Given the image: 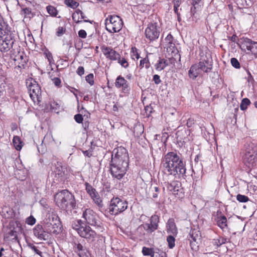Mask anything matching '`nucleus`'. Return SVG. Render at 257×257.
Returning a JSON list of instances; mask_svg holds the SVG:
<instances>
[{"mask_svg": "<svg viewBox=\"0 0 257 257\" xmlns=\"http://www.w3.org/2000/svg\"><path fill=\"white\" fill-rule=\"evenodd\" d=\"M129 157L127 150L123 147L114 149L109 164L110 174L112 177L120 180L128 168Z\"/></svg>", "mask_w": 257, "mask_h": 257, "instance_id": "obj_1", "label": "nucleus"}, {"mask_svg": "<svg viewBox=\"0 0 257 257\" xmlns=\"http://www.w3.org/2000/svg\"><path fill=\"white\" fill-rule=\"evenodd\" d=\"M162 164L166 173L185 179L186 162L181 158L180 154L175 152H168L163 157Z\"/></svg>", "mask_w": 257, "mask_h": 257, "instance_id": "obj_2", "label": "nucleus"}, {"mask_svg": "<svg viewBox=\"0 0 257 257\" xmlns=\"http://www.w3.org/2000/svg\"><path fill=\"white\" fill-rule=\"evenodd\" d=\"M57 205L62 209L71 210L76 208V202L74 196L67 190H63L55 196Z\"/></svg>", "mask_w": 257, "mask_h": 257, "instance_id": "obj_3", "label": "nucleus"}, {"mask_svg": "<svg viewBox=\"0 0 257 257\" xmlns=\"http://www.w3.org/2000/svg\"><path fill=\"white\" fill-rule=\"evenodd\" d=\"M71 225L72 228L77 231L80 236L86 239L88 242H92L95 239L96 233L95 231L81 219L73 221Z\"/></svg>", "mask_w": 257, "mask_h": 257, "instance_id": "obj_4", "label": "nucleus"}, {"mask_svg": "<svg viewBox=\"0 0 257 257\" xmlns=\"http://www.w3.org/2000/svg\"><path fill=\"white\" fill-rule=\"evenodd\" d=\"M245 149L243 151L242 159L244 163L248 168H257V155L253 147V145H245Z\"/></svg>", "mask_w": 257, "mask_h": 257, "instance_id": "obj_5", "label": "nucleus"}, {"mask_svg": "<svg viewBox=\"0 0 257 257\" xmlns=\"http://www.w3.org/2000/svg\"><path fill=\"white\" fill-rule=\"evenodd\" d=\"M11 58L14 61L15 70L21 71V69L25 68L27 65L26 56L23 51H21L20 47L17 50L13 49L11 51Z\"/></svg>", "mask_w": 257, "mask_h": 257, "instance_id": "obj_6", "label": "nucleus"}, {"mask_svg": "<svg viewBox=\"0 0 257 257\" xmlns=\"http://www.w3.org/2000/svg\"><path fill=\"white\" fill-rule=\"evenodd\" d=\"M127 208V202L119 197H113L109 206V212L111 215H116L123 212Z\"/></svg>", "mask_w": 257, "mask_h": 257, "instance_id": "obj_7", "label": "nucleus"}, {"mask_svg": "<svg viewBox=\"0 0 257 257\" xmlns=\"http://www.w3.org/2000/svg\"><path fill=\"white\" fill-rule=\"evenodd\" d=\"M82 217L85 219V223L88 225L96 227L101 231L103 230L101 222L97 214L92 209H86L83 212Z\"/></svg>", "mask_w": 257, "mask_h": 257, "instance_id": "obj_8", "label": "nucleus"}, {"mask_svg": "<svg viewBox=\"0 0 257 257\" xmlns=\"http://www.w3.org/2000/svg\"><path fill=\"white\" fill-rule=\"evenodd\" d=\"M106 29L110 33L118 32L122 28L123 22L116 15L109 16L105 20Z\"/></svg>", "mask_w": 257, "mask_h": 257, "instance_id": "obj_9", "label": "nucleus"}, {"mask_svg": "<svg viewBox=\"0 0 257 257\" xmlns=\"http://www.w3.org/2000/svg\"><path fill=\"white\" fill-rule=\"evenodd\" d=\"M174 38L171 34H169L165 39V46L167 52L170 54L172 57L175 60L178 59L179 61H181V55L179 54V51L177 49L175 43L173 42Z\"/></svg>", "mask_w": 257, "mask_h": 257, "instance_id": "obj_10", "label": "nucleus"}, {"mask_svg": "<svg viewBox=\"0 0 257 257\" xmlns=\"http://www.w3.org/2000/svg\"><path fill=\"white\" fill-rule=\"evenodd\" d=\"M161 29L157 22H150L145 30V36L146 38L150 41L157 40L160 35Z\"/></svg>", "mask_w": 257, "mask_h": 257, "instance_id": "obj_11", "label": "nucleus"}, {"mask_svg": "<svg viewBox=\"0 0 257 257\" xmlns=\"http://www.w3.org/2000/svg\"><path fill=\"white\" fill-rule=\"evenodd\" d=\"M65 168L62 165L60 162H57L55 168L52 173L53 182L58 184L64 179Z\"/></svg>", "mask_w": 257, "mask_h": 257, "instance_id": "obj_12", "label": "nucleus"}, {"mask_svg": "<svg viewBox=\"0 0 257 257\" xmlns=\"http://www.w3.org/2000/svg\"><path fill=\"white\" fill-rule=\"evenodd\" d=\"M199 67L200 72L203 71L204 73H208L212 69V61L210 58H208L206 55L201 56L200 61L196 63Z\"/></svg>", "mask_w": 257, "mask_h": 257, "instance_id": "obj_13", "label": "nucleus"}, {"mask_svg": "<svg viewBox=\"0 0 257 257\" xmlns=\"http://www.w3.org/2000/svg\"><path fill=\"white\" fill-rule=\"evenodd\" d=\"M240 48L241 49L249 51L257 58V42L252 41L248 38H243L240 42Z\"/></svg>", "mask_w": 257, "mask_h": 257, "instance_id": "obj_14", "label": "nucleus"}, {"mask_svg": "<svg viewBox=\"0 0 257 257\" xmlns=\"http://www.w3.org/2000/svg\"><path fill=\"white\" fill-rule=\"evenodd\" d=\"M28 88L31 99L34 101L35 99L39 101L41 96V89L39 84L33 80V82H30Z\"/></svg>", "mask_w": 257, "mask_h": 257, "instance_id": "obj_15", "label": "nucleus"}, {"mask_svg": "<svg viewBox=\"0 0 257 257\" xmlns=\"http://www.w3.org/2000/svg\"><path fill=\"white\" fill-rule=\"evenodd\" d=\"M115 86L121 89L123 93L128 94L131 90V87L128 82L121 75H119L115 79Z\"/></svg>", "mask_w": 257, "mask_h": 257, "instance_id": "obj_16", "label": "nucleus"}, {"mask_svg": "<svg viewBox=\"0 0 257 257\" xmlns=\"http://www.w3.org/2000/svg\"><path fill=\"white\" fill-rule=\"evenodd\" d=\"M101 49L106 57L111 60H117L119 58L120 54L111 47L103 46Z\"/></svg>", "mask_w": 257, "mask_h": 257, "instance_id": "obj_17", "label": "nucleus"}, {"mask_svg": "<svg viewBox=\"0 0 257 257\" xmlns=\"http://www.w3.org/2000/svg\"><path fill=\"white\" fill-rule=\"evenodd\" d=\"M34 235L41 240H46L48 238V235L42 225L37 224L33 229Z\"/></svg>", "mask_w": 257, "mask_h": 257, "instance_id": "obj_18", "label": "nucleus"}, {"mask_svg": "<svg viewBox=\"0 0 257 257\" xmlns=\"http://www.w3.org/2000/svg\"><path fill=\"white\" fill-rule=\"evenodd\" d=\"M45 230L47 233L58 234L61 230L60 223L51 222L47 221L45 225Z\"/></svg>", "mask_w": 257, "mask_h": 257, "instance_id": "obj_19", "label": "nucleus"}, {"mask_svg": "<svg viewBox=\"0 0 257 257\" xmlns=\"http://www.w3.org/2000/svg\"><path fill=\"white\" fill-rule=\"evenodd\" d=\"M201 0L198 1H194L192 0V6L190 9V15L191 17L190 19L191 18V21H196L198 19V15L197 13V10L199 9L200 6L199 5V3Z\"/></svg>", "mask_w": 257, "mask_h": 257, "instance_id": "obj_20", "label": "nucleus"}, {"mask_svg": "<svg viewBox=\"0 0 257 257\" xmlns=\"http://www.w3.org/2000/svg\"><path fill=\"white\" fill-rule=\"evenodd\" d=\"M181 183L178 181H172L171 183H167L166 187L169 191L171 192L174 195L178 194L181 189Z\"/></svg>", "mask_w": 257, "mask_h": 257, "instance_id": "obj_21", "label": "nucleus"}, {"mask_svg": "<svg viewBox=\"0 0 257 257\" xmlns=\"http://www.w3.org/2000/svg\"><path fill=\"white\" fill-rule=\"evenodd\" d=\"M7 227L14 231V232L18 233L19 234L22 233V227L21 222L18 220H11Z\"/></svg>", "mask_w": 257, "mask_h": 257, "instance_id": "obj_22", "label": "nucleus"}, {"mask_svg": "<svg viewBox=\"0 0 257 257\" xmlns=\"http://www.w3.org/2000/svg\"><path fill=\"white\" fill-rule=\"evenodd\" d=\"M159 218L157 215H153L150 219V223H148L149 227L150 233H152L158 229Z\"/></svg>", "mask_w": 257, "mask_h": 257, "instance_id": "obj_23", "label": "nucleus"}, {"mask_svg": "<svg viewBox=\"0 0 257 257\" xmlns=\"http://www.w3.org/2000/svg\"><path fill=\"white\" fill-rule=\"evenodd\" d=\"M189 238L190 240V244H192L193 242H197L201 239V233L198 229H192L190 230Z\"/></svg>", "mask_w": 257, "mask_h": 257, "instance_id": "obj_24", "label": "nucleus"}, {"mask_svg": "<svg viewBox=\"0 0 257 257\" xmlns=\"http://www.w3.org/2000/svg\"><path fill=\"white\" fill-rule=\"evenodd\" d=\"M200 72V71L199 69V67H198L196 64H194L190 67L188 71V76L190 79L195 80Z\"/></svg>", "mask_w": 257, "mask_h": 257, "instance_id": "obj_25", "label": "nucleus"}, {"mask_svg": "<svg viewBox=\"0 0 257 257\" xmlns=\"http://www.w3.org/2000/svg\"><path fill=\"white\" fill-rule=\"evenodd\" d=\"M3 35L5 38L4 40H5L6 44L8 45L12 50L14 49L13 47L15 46L16 40L14 35L12 33L9 34L8 33L7 34H3Z\"/></svg>", "mask_w": 257, "mask_h": 257, "instance_id": "obj_26", "label": "nucleus"}, {"mask_svg": "<svg viewBox=\"0 0 257 257\" xmlns=\"http://www.w3.org/2000/svg\"><path fill=\"white\" fill-rule=\"evenodd\" d=\"M72 19L76 23L82 22V19H84L85 16L84 13L79 10H77L72 15Z\"/></svg>", "mask_w": 257, "mask_h": 257, "instance_id": "obj_27", "label": "nucleus"}, {"mask_svg": "<svg viewBox=\"0 0 257 257\" xmlns=\"http://www.w3.org/2000/svg\"><path fill=\"white\" fill-rule=\"evenodd\" d=\"M216 221L217 225L221 229L226 228L227 225V218L224 215H220L217 217Z\"/></svg>", "mask_w": 257, "mask_h": 257, "instance_id": "obj_28", "label": "nucleus"}, {"mask_svg": "<svg viewBox=\"0 0 257 257\" xmlns=\"http://www.w3.org/2000/svg\"><path fill=\"white\" fill-rule=\"evenodd\" d=\"M19 233L17 232H14V231L11 230V229L7 227L5 237L9 240L10 239H15L17 240L18 239V235Z\"/></svg>", "mask_w": 257, "mask_h": 257, "instance_id": "obj_29", "label": "nucleus"}, {"mask_svg": "<svg viewBox=\"0 0 257 257\" xmlns=\"http://www.w3.org/2000/svg\"><path fill=\"white\" fill-rule=\"evenodd\" d=\"M168 63L167 61L164 59L159 58V60L155 64V69L157 71H161L163 70L167 65Z\"/></svg>", "mask_w": 257, "mask_h": 257, "instance_id": "obj_30", "label": "nucleus"}, {"mask_svg": "<svg viewBox=\"0 0 257 257\" xmlns=\"http://www.w3.org/2000/svg\"><path fill=\"white\" fill-rule=\"evenodd\" d=\"M149 227L148 225V223H145L144 224L140 225L137 229V231L138 233H139L140 236H143L146 234L145 231L147 232V233L150 234L149 230Z\"/></svg>", "mask_w": 257, "mask_h": 257, "instance_id": "obj_31", "label": "nucleus"}, {"mask_svg": "<svg viewBox=\"0 0 257 257\" xmlns=\"http://www.w3.org/2000/svg\"><path fill=\"white\" fill-rule=\"evenodd\" d=\"M93 200L94 203L99 208H101L103 206V201L101 197H100L98 193L94 194V195L90 197Z\"/></svg>", "mask_w": 257, "mask_h": 257, "instance_id": "obj_32", "label": "nucleus"}, {"mask_svg": "<svg viewBox=\"0 0 257 257\" xmlns=\"http://www.w3.org/2000/svg\"><path fill=\"white\" fill-rule=\"evenodd\" d=\"M9 27L4 21L0 15V33L1 34H7L9 31Z\"/></svg>", "mask_w": 257, "mask_h": 257, "instance_id": "obj_33", "label": "nucleus"}, {"mask_svg": "<svg viewBox=\"0 0 257 257\" xmlns=\"http://www.w3.org/2000/svg\"><path fill=\"white\" fill-rule=\"evenodd\" d=\"M84 185L85 186V190L87 193L90 197L98 193L96 189L88 182H85Z\"/></svg>", "mask_w": 257, "mask_h": 257, "instance_id": "obj_34", "label": "nucleus"}, {"mask_svg": "<svg viewBox=\"0 0 257 257\" xmlns=\"http://www.w3.org/2000/svg\"><path fill=\"white\" fill-rule=\"evenodd\" d=\"M4 36L0 37V51L1 52H8L11 48L6 44Z\"/></svg>", "mask_w": 257, "mask_h": 257, "instance_id": "obj_35", "label": "nucleus"}, {"mask_svg": "<svg viewBox=\"0 0 257 257\" xmlns=\"http://www.w3.org/2000/svg\"><path fill=\"white\" fill-rule=\"evenodd\" d=\"M13 143L16 149L18 151L20 150L22 148V142L21 139L18 136H15L13 138Z\"/></svg>", "mask_w": 257, "mask_h": 257, "instance_id": "obj_36", "label": "nucleus"}, {"mask_svg": "<svg viewBox=\"0 0 257 257\" xmlns=\"http://www.w3.org/2000/svg\"><path fill=\"white\" fill-rule=\"evenodd\" d=\"M142 253L145 256L148 255L151 257H154L155 251L153 248L144 246L142 248Z\"/></svg>", "mask_w": 257, "mask_h": 257, "instance_id": "obj_37", "label": "nucleus"}, {"mask_svg": "<svg viewBox=\"0 0 257 257\" xmlns=\"http://www.w3.org/2000/svg\"><path fill=\"white\" fill-rule=\"evenodd\" d=\"M139 50L136 47H132L131 50V57L134 60H138L140 57Z\"/></svg>", "mask_w": 257, "mask_h": 257, "instance_id": "obj_38", "label": "nucleus"}, {"mask_svg": "<svg viewBox=\"0 0 257 257\" xmlns=\"http://www.w3.org/2000/svg\"><path fill=\"white\" fill-rule=\"evenodd\" d=\"M251 103L250 101L247 98H243L241 100L240 108L241 110H245L247 108V106Z\"/></svg>", "mask_w": 257, "mask_h": 257, "instance_id": "obj_39", "label": "nucleus"}, {"mask_svg": "<svg viewBox=\"0 0 257 257\" xmlns=\"http://www.w3.org/2000/svg\"><path fill=\"white\" fill-rule=\"evenodd\" d=\"M46 10L49 14L52 17H56L58 14V11L55 7L52 6H48L46 7Z\"/></svg>", "mask_w": 257, "mask_h": 257, "instance_id": "obj_40", "label": "nucleus"}, {"mask_svg": "<svg viewBox=\"0 0 257 257\" xmlns=\"http://www.w3.org/2000/svg\"><path fill=\"white\" fill-rule=\"evenodd\" d=\"M144 66L147 69L149 68L150 67V63L149 62V60L148 56L146 57L145 58H143L140 61L139 65L140 67L141 68H142L144 67Z\"/></svg>", "mask_w": 257, "mask_h": 257, "instance_id": "obj_41", "label": "nucleus"}, {"mask_svg": "<svg viewBox=\"0 0 257 257\" xmlns=\"http://www.w3.org/2000/svg\"><path fill=\"white\" fill-rule=\"evenodd\" d=\"M48 218V221H50L51 222H53L54 221V223H56L57 224H60V223L58 216L55 213H52L51 214H50Z\"/></svg>", "mask_w": 257, "mask_h": 257, "instance_id": "obj_42", "label": "nucleus"}, {"mask_svg": "<svg viewBox=\"0 0 257 257\" xmlns=\"http://www.w3.org/2000/svg\"><path fill=\"white\" fill-rule=\"evenodd\" d=\"M22 12L25 15V17L29 18H33L35 14L32 12V9L30 8H25L22 9Z\"/></svg>", "mask_w": 257, "mask_h": 257, "instance_id": "obj_43", "label": "nucleus"}, {"mask_svg": "<svg viewBox=\"0 0 257 257\" xmlns=\"http://www.w3.org/2000/svg\"><path fill=\"white\" fill-rule=\"evenodd\" d=\"M168 232L170 231L173 234L177 233V228L174 222L169 221L168 223Z\"/></svg>", "mask_w": 257, "mask_h": 257, "instance_id": "obj_44", "label": "nucleus"}, {"mask_svg": "<svg viewBox=\"0 0 257 257\" xmlns=\"http://www.w3.org/2000/svg\"><path fill=\"white\" fill-rule=\"evenodd\" d=\"M64 4L72 9H76L79 6V3L75 0H65Z\"/></svg>", "mask_w": 257, "mask_h": 257, "instance_id": "obj_45", "label": "nucleus"}, {"mask_svg": "<svg viewBox=\"0 0 257 257\" xmlns=\"http://www.w3.org/2000/svg\"><path fill=\"white\" fill-rule=\"evenodd\" d=\"M151 189L153 193L152 196L154 198H156L158 197L159 194L160 193L161 188L157 186L152 185Z\"/></svg>", "mask_w": 257, "mask_h": 257, "instance_id": "obj_46", "label": "nucleus"}, {"mask_svg": "<svg viewBox=\"0 0 257 257\" xmlns=\"http://www.w3.org/2000/svg\"><path fill=\"white\" fill-rule=\"evenodd\" d=\"M118 61V63L121 65V67L127 68L129 66L128 62H127L126 59L124 57H121L120 56L119 58L117 60Z\"/></svg>", "mask_w": 257, "mask_h": 257, "instance_id": "obj_47", "label": "nucleus"}, {"mask_svg": "<svg viewBox=\"0 0 257 257\" xmlns=\"http://www.w3.org/2000/svg\"><path fill=\"white\" fill-rule=\"evenodd\" d=\"M173 3L174 5V11L175 13H180L179 11L181 10V9H179L180 5L181 4V0H173Z\"/></svg>", "mask_w": 257, "mask_h": 257, "instance_id": "obj_48", "label": "nucleus"}, {"mask_svg": "<svg viewBox=\"0 0 257 257\" xmlns=\"http://www.w3.org/2000/svg\"><path fill=\"white\" fill-rule=\"evenodd\" d=\"M73 247L75 250V251L76 253H78L80 251H82L83 249L85 248V247L83 246L82 244L79 243L78 241L74 242Z\"/></svg>", "mask_w": 257, "mask_h": 257, "instance_id": "obj_49", "label": "nucleus"}, {"mask_svg": "<svg viewBox=\"0 0 257 257\" xmlns=\"http://www.w3.org/2000/svg\"><path fill=\"white\" fill-rule=\"evenodd\" d=\"M167 241L168 243V246L170 248H172L175 246V239L173 236H168L167 238Z\"/></svg>", "mask_w": 257, "mask_h": 257, "instance_id": "obj_50", "label": "nucleus"}, {"mask_svg": "<svg viewBox=\"0 0 257 257\" xmlns=\"http://www.w3.org/2000/svg\"><path fill=\"white\" fill-rule=\"evenodd\" d=\"M236 199L239 202L245 203L249 200V198L245 195L238 194L236 196Z\"/></svg>", "mask_w": 257, "mask_h": 257, "instance_id": "obj_51", "label": "nucleus"}, {"mask_svg": "<svg viewBox=\"0 0 257 257\" xmlns=\"http://www.w3.org/2000/svg\"><path fill=\"white\" fill-rule=\"evenodd\" d=\"M227 241V238L220 237L219 239H216L214 241V244L216 245L217 246H220L222 244L225 243Z\"/></svg>", "mask_w": 257, "mask_h": 257, "instance_id": "obj_52", "label": "nucleus"}, {"mask_svg": "<svg viewBox=\"0 0 257 257\" xmlns=\"http://www.w3.org/2000/svg\"><path fill=\"white\" fill-rule=\"evenodd\" d=\"M79 257H89L90 254L88 250L85 247L82 251H80L78 253Z\"/></svg>", "mask_w": 257, "mask_h": 257, "instance_id": "obj_53", "label": "nucleus"}, {"mask_svg": "<svg viewBox=\"0 0 257 257\" xmlns=\"http://www.w3.org/2000/svg\"><path fill=\"white\" fill-rule=\"evenodd\" d=\"M230 62L233 67L236 69H238L240 67V63L235 58H232L230 60Z\"/></svg>", "mask_w": 257, "mask_h": 257, "instance_id": "obj_54", "label": "nucleus"}, {"mask_svg": "<svg viewBox=\"0 0 257 257\" xmlns=\"http://www.w3.org/2000/svg\"><path fill=\"white\" fill-rule=\"evenodd\" d=\"M29 247L31 248L36 254L42 256V252L38 249V247L34 245L33 244H29L28 245Z\"/></svg>", "mask_w": 257, "mask_h": 257, "instance_id": "obj_55", "label": "nucleus"}, {"mask_svg": "<svg viewBox=\"0 0 257 257\" xmlns=\"http://www.w3.org/2000/svg\"><path fill=\"white\" fill-rule=\"evenodd\" d=\"M93 77V74L92 73L89 74L85 77L86 81L91 85L94 84Z\"/></svg>", "mask_w": 257, "mask_h": 257, "instance_id": "obj_56", "label": "nucleus"}, {"mask_svg": "<svg viewBox=\"0 0 257 257\" xmlns=\"http://www.w3.org/2000/svg\"><path fill=\"white\" fill-rule=\"evenodd\" d=\"M26 222L29 225H33L36 223V219L31 215L26 219Z\"/></svg>", "mask_w": 257, "mask_h": 257, "instance_id": "obj_57", "label": "nucleus"}, {"mask_svg": "<svg viewBox=\"0 0 257 257\" xmlns=\"http://www.w3.org/2000/svg\"><path fill=\"white\" fill-rule=\"evenodd\" d=\"M66 29L62 27H59L57 30L56 34L58 36H61L65 33Z\"/></svg>", "mask_w": 257, "mask_h": 257, "instance_id": "obj_58", "label": "nucleus"}, {"mask_svg": "<svg viewBox=\"0 0 257 257\" xmlns=\"http://www.w3.org/2000/svg\"><path fill=\"white\" fill-rule=\"evenodd\" d=\"M75 120L78 123H82L83 118L81 114H77L74 115Z\"/></svg>", "mask_w": 257, "mask_h": 257, "instance_id": "obj_59", "label": "nucleus"}, {"mask_svg": "<svg viewBox=\"0 0 257 257\" xmlns=\"http://www.w3.org/2000/svg\"><path fill=\"white\" fill-rule=\"evenodd\" d=\"M153 109V108L151 105L145 106V111L146 113V115L149 116L150 115V114L152 112Z\"/></svg>", "mask_w": 257, "mask_h": 257, "instance_id": "obj_60", "label": "nucleus"}, {"mask_svg": "<svg viewBox=\"0 0 257 257\" xmlns=\"http://www.w3.org/2000/svg\"><path fill=\"white\" fill-rule=\"evenodd\" d=\"M153 80L155 84L157 85H158L162 82L160 76L157 74H155L153 76Z\"/></svg>", "mask_w": 257, "mask_h": 257, "instance_id": "obj_61", "label": "nucleus"}, {"mask_svg": "<svg viewBox=\"0 0 257 257\" xmlns=\"http://www.w3.org/2000/svg\"><path fill=\"white\" fill-rule=\"evenodd\" d=\"M5 79L3 75H0V97L2 94V87L4 86Z\"/></svg>", "mask_w": 257, "mask_h": 257, "instance_id": "obj_62", "label": "nucleus"}, {"mask_svg": "<svg viewBox=\"0 0 257 257\" xmlns=\"http://www.w3.org/2000/svg\"><path fill=\"white\" fill-rule=\"evenodd\" d=\"M78 36L79 37H80L81 38H85L86 37V36H87V33L86 32V31L84 30H80V31H78Z\"/></svg>", "mask_w": 257, "mask_h": 257, "instance_id": "obj_63", "label": "nucleus"}, {"mask_svg": "<svg viewBox=\"0 0 257 257\" xmlns=\"http://www.w3.org/2000/svg\"><path fill=\"white\" fill-rule=\"evenodd\" d=\"M76 73L77 74L81 76L82 75H83L84 73V67H82V66H79L78 67L77 71H76Z\"/></svg>", "mask_w": 257, "mask_h": 257, "instance_id": "obj_64", "label": "nucleus"}]
</instances>
